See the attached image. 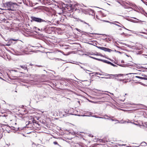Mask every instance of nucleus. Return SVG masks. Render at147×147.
Returning <instances> with one entry per match:
<instances>
[{"label": "nucleus", "mask_w": 147, "mask_h": 147, "mask_svg": "<svg viewBox=\"0 0 147 147\" xmlns=\"http://www.w3.org/2000/svg\"><path fill=\"white\" fill-rule=\"evenodd\" d=\"M96 47L99 49L103 50L105 51H108L109 52H111L112 51V50L107 48H105L104 47H100L96 46Z\"/></svg>", "instance_id": "20e7f679"}, {"label": "nucleus", "mask_w": 147, "mask_h": 147, "mask_svg": "<svg viewBox=\"0 0 147 147\" xmlns=\"http://www.w3.org/2000/svg\"><path fill=\"white\" fill-rule=\"evenodd\" d=\"M76 5L78 7V9L80 11H81L84 13H85V9H84L82 6H81L80 5L78 4H76Z\"/></svg>", "instance_id": "39448f33"}, {"label": "nucleus", "mask_w": 147, "mask_h": 147, "mask_svg": "<svg viewBox=\"0 0 147 147\" xmlns=\"http://www.w3.org/2000/svg\"><path fill=\"white\" fill-rule=\"evenodd\" d=\"M121 146H123V145H123L122 144V145H121Z\"/></svg>", "instance_id": "473e14b6"}, {"label": "nucleus", "mask_w": 147, "mask_h": 147, "mask_svg": "<svg viewBox=\"0 0 147 147\" xmlns=\"http://www.w3.org/2000/svg\"><path fill=\"white\" fill-rule=\"evenodd\" d=\"M31 18L32 22V21H35L38 22H46L45 20L42 19L41 18H36L34 16H32L31 17Z\"/></svg>", "instance_id": "7ed1b4c3"}, {"label": "nucleus", "mask_w": 147, "mask_h": 147, "mask_svg": "<svg viewBox=\"0 0 147 147\" xmlns=\"http://www.w3.org/2000/svg\"><path fill=\"white\" fill-rule=\"evenodd\" d=\"M80 21H81V22H84V23H85V24H87V25H89V24H88V23H86L85 22H83V21H82V20H80Z\"/></svg>", "instance_id": "aec40b11"}, {"label": "nucleus", "mask_w": 147, "mask_h": 147, "mask_svg": "<svg viewBox=\"0 0 147 147\" xmlns=\"http://www.w3.org/2000/svg\"><path fill=\"white\" fill-rule=\"evenodd\" d=\"M99 15L100 16V17H105L106 16V15L105 14L102 12H100L99 14Z\"/></svg>", "instance_id": "9d476101"}, {"label": "nucleus", "mask_w": 147, "mask_h": 147, "mask_svg": "<svg viewBox=\"0 0 147 147\" xmlns=\"http://www.w3.org/2000/svg\"><path fill=\"white\" fill-rule=\"evenodd\" d=\"M140 22H145V21H140Z\"/></svg>", "instance_id": "c756f323"}, {"label": "nucleus", "mask_w": 147, "mask_h": 147, "mask_svg": "<svg viewBox=\"0 0 147 147\" xmlns=\"http://www.w3.org/2000/svg\"><path fill=\"white\" fill-rule=\"evenodd\" d=\"M103 75L107 77H100V78H105L106 79H110L116 77V76H117V75L110 74H103ZM97 76L99 78H100V77L99 76Z\"/></svg>", "instance_id": "f03ea898"}, {"label": "nucleus", "mask_w": 147, "mask_h": 147, "mask_svg": "<svg viewBox=\"0 0 147 147\" xmlns=\"http://www.w3.org/2000/svg\"><path fill=\"white\" fill-rule=\"evenodd\" d=\"M87 11L90 14L93 15L94 14V11L93 10L88 9L87 10Z\"/></svg>", "instance_id": "423d86ee"}, {"label": "nucleus", "mask_w": 147, "mask_h": 147, "mask_svg": "<svg viewBox=\"0 0 147 147\" xmlns=\"http://www.w3.org/2000/svg\"><path fill=\"white\" fill-rule=\"evenodd\" d=\"M137 74L136 73H135V74Z\"/></svg>", "instance_id": "58836bf2"}, {"label": "nucleus", "mask_w": 147, "mask_h": 147, "mask_svg": "<svg viewBox=\"0 0 147 147\" xmlns=\"http://www.w3.org/2000/svg\"><path fill=\"white\" fill-rule=\"evenodd\" d=\"M96 18L97 19H98V20H102L103 22L104 20H103L101 19V17L100 16H99L98 15H96Z\"/></svg>", "instance_id": "6e6552de"}, {"label": "nucleus", "mask_w": 147, "mask_h": 147, "mask_svg": "<svg viewBox=\"0 0 147 147\" xmlns=\"http://www.w3.org/2000/svg\"><path fill=\"white\" fill-rule=\"evenodd\" d=\"M7 74L8 76L9 77V75H8V74L7 73Z\"/></svg>", "instance_id": "7c9ffc66"}, {"label": "nucleus", "mask_w": 147, "mask_h": 147, "mask_svg": "<svg viewBox=\"0 0 147 147\" xmlns=\"http://www.w3.org/2000/svg\"><path fill=\"white\" fill-rule=\"evenodd\" d=\"M53 143H54L55 144V145H56V144H58L57 142H56V141H55V142H53Z\"/></svg>", "instance_id": "412c9836"}, {"label": "nucleus", "mask_w": 147, "mask_h": 147, "mask_svg": "<svg viewBox=\"0 0 147 147\" xmlns=\"http://www.w3.org/2000/svg\"><path fill=\"white\" fill-rule=\"evenodd\" d=\"M91 74V73H89V75H90H90Z\"/></svg>", "instance_id": "72a5a7b5"}, {"label": "nucleus", "mask_w": 147, "mask_h": 147, "mask_svg": "<svg viewBox=\"0 0 147 147\" xmlns=\"http://www.w3.org/2000/svg\"><path fill=\"white\" fill-rule=\"evenodd\" d=\"M111 120H112V121H114V120H113V119H111Z\"/></svg>", "instance_id": "2f4dec72"}, {"label": "nucleus", "mask_w": 147, "mask_h": 147, "mask_svg": "<svg viewBox=\"0 0 147 147\" xmlns=\"http://www.w3.org/2000/svg\"><path fill=\"white\" fill-rule=\"evenodd\" d=\"M11 40L14 41H16L17 40H18V39H14L13 38H11L10 39Z\"/></svg>", "instance_id": "a211bd4d"}, {"label": "nucleus", "mask_w": 147, "mask_h": 147, "mask_svg": "<svg viewBox=\"0 0 147 147\" xmlns=\"http://www.w3.org/2000/svg\"><path fill=\"white\" fill-rule=\"evenodd\" d=\"M93 73L94 74V75H99L100 76H104L103 74H101L99 72H95Z\"/></svg>", "instance_id": "f8f14e48"}, {"label": "nucleus", "mask_w": 147, "mask_h": 147, "mask_svg": "<svg viewBox=\"0 0 147 147\" xmlns=\"http://www.w3.org/2000/svg\"><path fill=\"white\" fill-rule=\"evenodd\" d=\"M20 67L24 70L27 69V67L25 65H21Z\"/></svg>", "instance_id": "9b49d317"}, {"label": "nucleus", "mask_w": 147, "mask_h": 147, "mask_svg": "<svg viewBox=\"0 0 147 147\" xmlns=\"http://www.w3.org/2000/svg\"><path fill=\"white\" fill-rule=\"evenodd\" d=\"M103 118H101L102 119H107L106 118H105V117H102Z\"/></svg>", "instance_id": "bb28decb"}, {"label": "nucleus", "mask_w": 147, "mask_h": 147, "mask_svg": "<svg viewBox=\"0 0 147 147\" xmlns=\"http://www.w3.org/2000/svg\"><path fill=\"white\" fill-rule=\"evenodd\" d=\"M117 76H116V77H118V76H122L121 74H116Z\"/></svg>", "instance_id": "5701e85b"}, {"label": "nucleus", "mask_w": 147, "mask_h": 147, "mask_svg": "<svg viewBox=\"0 0 147 147\" xmlns=\"http://www.w3.org/2000/svg\"><path fill=\"white\" fill-rule=\"evenodd\" d=\"M103 22H108V23H110V24H114L115 25H116V24H116L115 23V22H110L108 21H107V20H103Z\"/></svg>", "instance_id": "0eeeda50"}, {"label": "nucleus", "mask_w": 147, "mask_h": 147, "mask_svg": "<svg viewBox=\"0 0 147 147\" xmlns=\"http://www.w3.org/2000/svg\"><path fill=\"white\" fill-rule=\"evenodd\" d=\"M81 67V68H83V67Z\"/></svg>", "instance_id": "4c0bfd02"}, {"label": "nucleus", "mask_w": 147, "mask_h": 147, "mask_svg": "<svg viewBox=\"0 0 147 147\" xmlns=\"http://www.w3.org/2000/svg\"><path fill=\"white\" fill-rule=\"evenodd\" d=\"M116 26H119V27H123L125 29H126V30H128V29H127L126 28H125L123 25H121V26H120L119 25H118V24H116Z\"/></svg>", "instance_id": "ddd939ff"}, {"label": "nucleus", "mask_w": 147, "mask_h": 147, "mask_svg": "<svg viewBox=\"0 0 147 147\" xmlns=\"http://www.w3.org/2000/svg\"><path fill=\"white\" fill-rule=\"evenodd\" d=\"M82 116L83 117H84V116H89L86 115H82Z\"/></svg>", "instance_id": "a878e982"}, {"label": "nucleus", "mask_w": 147, "mask_h": 147, "mask_svg": "<svg viewBox=\"0 0 147 147\" xmlns=\"http://www.w3.org/2000/svg\"><path fill=\"white\" fill-rule=\"evenodd\" d=\"M76 10H78V9H77V8H76Z\"/></svg>", "instance_id": "c9c22d12"}, {"label": "nucleus", "mask_w": 147, "mask_h": 147, "mask_svg": "<svg viewBox=\"0 0 147 147\" xmlns=\"http://www.w3.org/2000/svg\"><path fill=\"white\" fill-rule=\"evenodd\" d=\"M92 116L93 117H95V118H103L102 117H98V116H97L96 115H94Z\"/></svg>", "instance_id": "dca6fc26"}, {"label": "nucleus", "mask_w": 147, "mask_h": 147, "mask_svg": "<svg viewBox=\"0 0 147 147\" xmlns=\"http://www.w3.org/2000/svg\"><path fill=\"white\" fill-rule=\"evenodd\" d=\"M0 78L1 79H2V78L1 77H0Z\"/></svg>", "instance_id": "e433bc0d"}, {"label": "nucleus", "mask_w": 147, "mask_h": 147, "mask_svg": "<svg viewBox=\"0 0 147 147\" xmlns=\"http://www.w3.org/2000/svg\"><path fill=\"white\" fill-rule=\"evenodd\" d=\"M116 22V23H117L118 24H120L121 25H122L119 22H118L115 21V22Z\"/></svg>", "instance_id": "4be33fe9"}, {"label": "nucleus", "mask_w": 147, "mask_h": 147, "mask_svg": "<svg viewBox=\"0 0 147 147\" xmlns=\"http://www.w3.org/2000/svg\"><path fill=\"white\" fill-rule=\"evenodd\" d=\"M136 78H138L142 79H144V80H147V79L146 78L142 77H141L138 76H135Z\"/></svg>", "instance_id": "1a4fd4ad"}, {"label": "nucleus", "mask_w": 147, "mask_h": 147, "mask_svg": "<svg viewBox=\"0 0 147 147\" xmlns=\"http://www.w3.org/2000/svg\"><path fill=\"white\" fill-rule=\"evenodd\" d=\"M80 21H81V22H84V23H85V24H87V25H89V24H88V23H86L85 22H83V21H82V20H80Z\"/></svg>", "instance_id": "6ab92c4d"}, {"label": "nucleus", "mask_w": 147, "mask_h": 147, "mask_svg": "<svg viewBox=\"0 0 147 147\" xmlns=\"http://www.w3.org/2000/svg\"><path fill=\"white\" fill-rule=\"evenodd\" d=\"M84 69V71H90V72L91 71H89V70H87L85 69Z\"/></svg>", "instance_id": "393cba45"}, {"label": "nucleus", "mask_w": 147, "mask_h": 147, "mask_svg": "<svg viewBox=\"0 0 147 147\" xmlns=\"http://www.w3.org/2000/svg\"><path fill=\"white\" fill-rule=\"evenodd\" d=\"M4 6L9 11H14L16 9L17 4L16 3L9 1L7 2L4 4Z\"/></svg>", "instance_id": "f257e3e1"}, {"label": "nucleus", "mask_w": 147, "mask_h": 147, "mask_svg": "<svg viewBox=\"0 0 147 147\" xmlns=\"http://www.w3.org/2000/svg\"><path fill=\"white\" fill-rule=\"evenodd\" d=\"M110 94L113 95V93H109Z\"/></svg>", "instance_id": "c85d7f7f"}, {"label": "nucleus", "mask_w": 147, "mask_h": 147, "mask_svg": "<svg viewBox=\"0 0 147 147\" xmlns=\"http://www.w3.org/2000/svg\"><path fill=\"white\" fill-rule=\"evenodd\" d=\"M103 62L104 63H107L108 64H109V62H111L108 61L106 60H103Z\"/></svg>", "instance_id": "4468645a"}, {"label": "nucleus", "mask_w": 147, "mask_h": 147, "mask_svg": "<svg viewBox=\"0 0 147 147\" xmlns=\"http://www.w3.org/2000/svg\"><path fill=\"white\" fill-rule=\"evenodd\" d=\"M93 58L94 59H96V60H97V58H94V57Z\"/></svg>", "instance_id": "cd10ccee"}, {"label": "nucleus", "mask_w": 147, "mask_h": 147, "mask_svg": "<svg viewBox=\"0 0 147 147\" xmlns=\"http://www.w3.org/2000/svg\"><path fill=\"white\" fill-rule=\"evenodd\" d=\"M144 71H146V70H147V68H145L143 67H141V69L142 70H144Z\"/></svg>", "instance_id": "2eb2a0df"}, {"label": "nucleus", "mask_w": 147, "mask_h": 147, "mask_svg": "<svg viewBox=\"0 0 147 147\" xmlns=\"http://www.w3.org/2000/svg\"><path fill=\"white\" fill-rule=\"evenodd\" d=\"M125 95H127V94H125Z\"/></svg>", "instance_id": "f704fd0d"}, {"label": "nucleus", "mask_w": 147, "mask_h": 147, "mask_svg": "<svg viewBox=\"0 0 147 147\" xmlns=\"http://www.w3.org/2000/svg\"><path fill=\"white\" fill-rule=\"evenodd\" d=\"M97 60H98V61H103V60L101 59H97Z\"/></svg>", "instance_id": "b1692460"}, {"label": "nucleus", "mask_w": 147, "mask_h": 147, "mask_svg": "<svg viewBox=\"0 0 147 147\" xmlns=\"http://www.w3.org/2000/svg\"><path fill=\"white\" fill-rule=\"evenodd\" d=\"M109 64L111 65H112L113 66L115 67L116 66V65H115L114 64H113L111 62H109Z\"/></svg>", "instance_id": "f3484780"}]
</instances>
